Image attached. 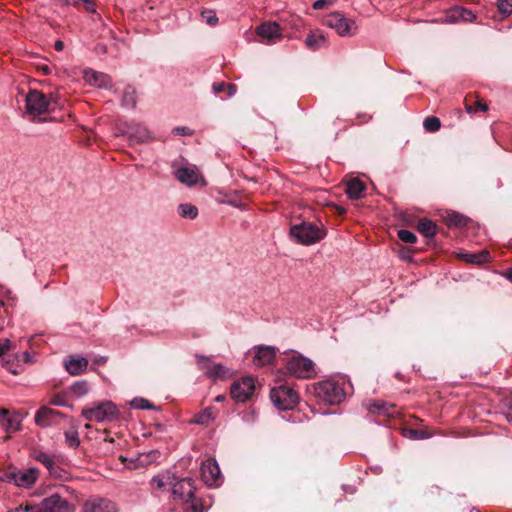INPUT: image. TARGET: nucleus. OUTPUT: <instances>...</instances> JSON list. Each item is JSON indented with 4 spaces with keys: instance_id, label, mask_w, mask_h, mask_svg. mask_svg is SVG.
I'll return each instance as SVG.
<instances>
[{
    "instance_id": "obj_19",
    "label": "nucleus",
    "mask_w": 512,
    "mask_h": 512,
    "mask_svg": "<svg viewBox=\"0 0 512 512\" xmlns=\"http://www.w3.org/2000/svg\"><path fill=\"white\" fill-rule=\"evenodd\" d=\"M201 475L206 484L210 486L217 484L221 472L215 459H207L202 463Z\"/></svg>"
},
{
    "instance_id": "obj_39",
    "label": "nucleus",
    "mask_w": 512,
    "mask_h": 512,
    "mask_svg": "<svg viewBox=\"0 0 512 512\" xmlns=\"http://www.w3.org/2000/svg\"><path fill=\"white\" fill-rule=\"evenodd\" d=\"M423 126L428 132H436L440 129L441 122L438 117L430 116L424 120Z\"/></svg>"
},
{
    "instance_id": "obj_21",
    "label": "nucleus",
    "mask_w": 512,
    "mask_h": 512,
    "mask_svg": "<svg viewBox=\"0 0 512 512\" xmlns=\"http://www.w3.org/2000/svg\"><path fill=\"white\" fill-rule=\"evenodd\" d=\"M88 359L82 356H69L64 361V366L70 375H80L86 371L88 367Z\"/></svg>"
},
{
    "instance_id": "obj_11",
    "label": "nucleus",
    "mask_w": 512,
    "mask_h": 512,
    "mask_svg": "<svg viewBox=\"0 0 512 512\" xmlns=\"http://www.w3.org/2000/svg\"><path fill=\"white\" fill-rule=\"evenodd\" d=\"M475 20L476 14L471 10L462 6H454L446 10L443 17L435 20V22L440 24H457L460 22L472 23Z\"/></svg>"
},
{
    "instance_id": "obj_23",
    "label": "nucleus",
    "mask_w": 512,
    "mask_h": 512,
    "mask_svg": "<svg viewBox=\"0 0 512 512\" xmlns=\"http://www.w3.org/2000/svg\"><path fill=\"white\" fill-rule=\"evenodd\" d=\"M365 184L359 178H352L346 183L345 193L352 200L361 199L365 193Z\"/></svg>"
},
{
    "instance_id": "obj_16",
    "label": "nucleus",
    "mask_w": 512,
    "mask_h": 512,
    "mask_svg": "<svg viewBox=\"0 0 512 512\" xmlns=\"http://www.w3.org/2000/svg\"><path fill=\"white\" fill-rule=\"evenodd\" d=\"M256 34L268 44L282 38V28L276 22H264L256 28Z\"/></svg>"
},
{
    "instance_id": "obj_35",
    "label": "nucleus",
    "mask_w": 512,
    "mask_h": 512,
    "mask_svg": "<svg viewBox=\"0 0 512 512\" xmlns=\"http://www.w3.org/2000/svg\"><path fill=\"white\" fill-rule=\"evenodd\" d=\"M213 90L216 94L222 93L224 91L227 92L228 97H233L237 91V88L234 84L219 82L213 84Z\"/></svg>"
},
{
    "instance_id": "obj_54",
    "label": "nucleus",
    "mask_w": 512,
    "mask_h": 512,
    "mask_svg": "<svg viewBox=\"0 0 512 512\" xmlns=\"http://www.w3.org/2000/svg\"><path fill=\"white\" fill-rule=\"evenodd\" d=\"M334 208L339 215H343L346 213V209L342 206L334 205Z\"/></svg>"
},
{
    "instance_id": "obj_36",
    "label": "nucleus",
    "mask_w": 512,
    "mask_h": 512,
    "mask_svg": "<svg viewBox=\"0 0 512 512\" xmlns=\"http://www.w3.org/2000/svg\"><path fill=\"white\" fill-rule=\"evenodd\" d=\"M89 383L85 380L77 381L70 386V391L77 397H82L89 392Z\"/></svg>"
},
{
    "instance_id": "obj_37",
    "label": "nucleus",
    "mask_w": 512,
    "mask_h": 512,
    "mask_svg": "<svg viewBox=\"0 0 512 512\" xmlns=\"http://www.w3.org/2000/svg\"><path fill=\"white\" fill-rule=\"evenodd\" d=\"M465 109L469 114L476 113L477 111L486 112L488 110V105L480 99L476 100L473 104H470L468 99H466Z\"/></svg>"
},
{
    "instance_id": "obj_13",
    "label": "nucleus",
    "mask_w": 512,
    "mask_h": 512,
    "mask_svg": "<svg viewBox=\"0 0 512 512\" xmlns=\"http://www.w3.org/2000/svg\"><path fill=\"white\" fill-rule=\"evenodd\" d=\"M255 391V381L252 377H243L235 381L230 388L231 397L237 401L246 402Z\"/></svg>"
},
{
    "instance_id": "obj_5",
    "label": "nucleus",
    "mask_w": 512,
    "mask_h": 512,
    "mask_svg": "<svg viewBox=\"0 0 512 512\" xmlns=\"http://www.w3.org/2000/svg\"><path fill=\"white\" fill-rule=\"evenodd\" d=\"M270 399L279 410H292L299 403V394L292 387L279 385L270 391Z\"/></svg>"
},
{
    "instance_id": "obj_45",
    "label": "nucleus",
    "mask_w": 512,
    "mask_h": 512,
    "mask_svg": "<svg viewBox=\"0 0 512 512\" xmlns=\"http://www.w3.org/2000/svg\"><path fill=\"white\" fill-rule=\"evenodd\" d=\"M397 235H398V238L405 243L412 244V243H415L417 240L416 235L413 232H411L410 230L401 229L398 231Z\"/></svg>"
},
{
    "instance_id": "obj_26",
    "label": "nucleus",
    "mask_w": 512,
    "mask_h": 512,
    "mask_svg": "<svg viewBox=\"0 0 512 512\" xmlns=\"http://www.w3.org/2000/svg\"><path fill=\"white\" fill-rule=\"evenodd\" d=\"M160 456H161V453L158 450H151L147 453H141L135 459L134 468L146 467L151 464L157 463Z\"/></svg>"
},
{
    "instance_id": "obj_38",
    "label": "nucleus",
    "mask_w": 512,
    "mask_h": 512,
    "mask_svg": "<svg viewBox=\"0 0 512 512\" xmlns=\"http://www.w3.org/2000/svg\"><path fill=\"white\" fill-rule=\"evenodd\" d=\"M178 210L184 218L194 219L198 215L197 207L191 204H180Z\"/></svg>"
},
{
    "instance_id": "obj_6",
    "label": "nucleus",
    "mask_w": 512,
    "mask_h": 512,
    "mask_svg": "<svg viewBox=\"0 0 512 512\" xmlns=\"http://www.w3.org/2000/svg\"><path fill=\"white\" fill-rule=\"evenodd\" d=\"M39 477V470L35 467L27 469L8 468L2 476V480L12 483L17 487L31 488Z\"/></svg>"
},
{
    "instance_id": "obj_46",
    "label": "nucleus",
    "mask_w": 512,
    "mask_h": 512,
    "mask_svg": "<svg viewBox=\"0 0 512 512\" xmlns=\"http://www.w3.org/2000/svg\"><path fill=\"white\" fill-rule=\"evenodd\" d=\"M497 8L501 14L510 15L512 13V0H498Z\"/></svg>"
},
{
    "instance_id": "obj_8",
    "label": "nucleus",
    "mask_w": 512,
    "mask_h": 512,
    "mask_svg": "<svg viewBox=\"0 0 512 512\" xmlns=\"http://www.w3.org/2000/svg\"><path fill=\"white\" fill-rule=\"evenodd\" d=\"M26 113L36 117L48 111L50 100L47 96L38 90H30L25 97Z\"/></svg>"
},
{
    "instance_id": "obj_42",
    "label": "nucleus",
    "mask_w": 512,
    "mask_h": 512,
    "mask_svg": "<svg viewBox=\"0 0 512 512\" xmlns=\"http://www.w3.org/2000/svg\"><path fill=\"white\" fill-rule=\"evenodd\" d=\"M130 404L135 409H155V406L152 403H150L147 399L142 397L134 398Z\"/></svg>"
},
{
    "instance_id": "obj_22",
    "label": "nucleus",
    "mask_w": 512,
    "mask_h": 512,
    "mask_svg": "<svg viewBox=\"0 0 512 512\" xmlns=\"http://www.w3.org/2000/svg\"><path fill=\"white\" fill-rule=\"evenodd\" d=\"M175 177L187 186L197 184L200 174L196 167H180L175 171Z\"/></svg>"
},
{
    "instance_id": "obj_4",
    "label": "nucleus",
    "mask_w": 512,
    "mask_h": 512,
    "mask_svg": "<svg viewBox=\"0 0 512 512\" xmlns=\"http://www.w3.org/2000/svg\"><path fill=\"white\" fill-rule=\"evenodd\" d=\"M314 391L319 399L330 405L339 404L345 399L343 387L338 382L331 379L316 383L314 385Z\"/></svg>"
},
{
    "instance_id": "obj_27",
    "label": "nucleus",
    "mask_w": 512,
    "mask_h": 512,
    "mask_svg": "<svg viewBox=\"0 0 512 512\" xmlns=\"http://www.w3.org/2000/svg\"><path fill=\"white\" fill-rule=\"evenodd\" d=\"M306 46L311 50H317L326 45V38L320 31H312L305 39Z\"/></svg>"
},
{
    "instance_id": "obj_44",
    "label": "nucleus",
    "mask_w": 512,
    "mask_h": 512,
    "mask_svg": "<svg viewBox=\"0 0 512 512\" xmlns=\"http://www.w3.org/2000/svg\"><path fill=\"white\" fill-rule=\"evenodd\" d=\"M404 435L410 439L418 440V439H427L432 436L431 433L426 431H419L415 429H408L404 432Z\"/></svg>"
},
{
    "instance_id": "obj_52",
    "label": "nucleus",
    "mask_w": 512,
    "mask_h": 512,
    "mask_svg": "<svg viewBox=\"0 0 512 512\" xmlns=\"http://www.w3.org/2000/svg\"><path fill=\"white\" fill-rule=\"evenodd\" d=\"M106 361H107V357L99 356V357H96L93 360V364H95V365H103L104 363H106Z\"/></svg>"
},
{
    "instance_id": "obj_18",
    "label": "nucleus",
    "mask_w": 512,
    "mask_h": 512,
    "mask_svg": "<svg viewBox=\"0 0 512 512\" xmlns=\"http://www.w3.org/2000/svg\"><path fill=\"white\" fill-rule=\"evenodd\" d=\"M85 82L98 88L109 89L112 87V80L109 75L97 72L92 69H86L83 73Z\"/></svg>"
},
{
    "instance_id": "obj_17",
    "label": "nucleus",
    "mask_w": 512,
    "mask_h": 512,
    "mask_svg": "<svg viewBox=\"0 0 512 512\" xmlns=\"http://www.w3.org/2000/svg\"><path fill=\"white\" fill-rule=\"evenodd\" d=\"M195 493L194 482L191 478H182L173 483L172 495L175 500L182 503Z\"/></svg>"
},
{
    "instance_id": "obj_51",
    "label": "nucleus",
    "mask_w": 512,
    "mask_h": 512,
    "mask_svg": "<svg viewBox=\"0 0 512 512\" xmlns=\"http://www.w3.org/2000/svg\"><path fill=\"white\" fill-rule=\"evenodd\" d=\"M174 131H175L177 134H179V135H189V134H191L190 129H189V128H187V127H177V128H175V130H174Z\"/></svg>"
},
{
    "instance_id": "obj_29",
    "label": "nucleus",
    "mask_w": 512,
    "mask_h": 512,
    "mask_svg": "<svg viewBox=\"0 0 512 512\" xmlns=\"http://www.w3.org/2000/svg\"><path fill=\"white\" fill-rule=\"evenodd\" d=\"M0 416L3 418V425L8 432H15L20 429L21 422L16 416H11L6 409L0 410Z\"/></svg>"
},
{
    "instance_id": "obj_1",
    "label": "nucleus",
    "mask_w": 512,
    "mask_h": 512,
    "mask_svg": "<svg viewBox=\"0 0 512 512\" xmlns=\"http://www.w3.org/2000/svg\"><path fill=\"white\" fill-rule=\"evenodd\" d=\"M81 416L87 421L113 422L120 418V411L112 401H100L84 407Z\"/></svg>"
},
{
    "instance_id": "obj_43",
    "label": "nucleus",
    "mask_w": 512,
    "mask_h": 512,
    "mask_svg": "<svg viewBox=\"0 0 512 512\" xmlns=\"http://www.w3.org/2000/svg\"><path fill=\"white\" fill-rule=\"evenodd\" d=\"M201 16L209 26H216L219 22V19L214 10L206 9L201 12Z\"/></svg>"
},
{
    "instance_id": "obj_56",
    "label": "nucleus",
    "mask_w": 512,
    "mask_h": 512,
    "mask_svg": "<svg viewBox=\"0 0 512 512\" xmlns=\"http://www.w3.org/2000/svg\"><path fill=\"white\" fill-rule=\"evenodd\" d=\"M505 277L512 283V268L505 272Z\"/></svg>"
},
{
    "instance_id": "obj_14",
    "label": "nucleus",
    "mask_w": 512,
    "mask_h": 512,
    "mask_svg": "<svg viewBox=\"0 0 512 512\" xmlns=\"http://www.w3.org/2000/svg\"><path fill=\"white\" fill-rule=\"evenodd\" d=\"M117 505L109 499L93 497L82 504L81 512H117Z\"/></svg>"
},
{
    "instance_id": "obj_33",
    "label": "nucleus",
    "mask_w": 512,
    "mask_h": 512,
    "mask_svg": "<svg viewBox=\"0 0 512 512\" xmlns=\"http://www.w3.org/2000/svg\"><path fill=\"white\" fill-rule=\"evenodd\" d=\"M122 105L134 108L136 105V90L132 86H127L122 97Z\"/></svg>"
},
{
    "instance_id": "obj_60",
    "label": "nucleus",
    "mask_w": 512,
    "mask_h": 512,
    "mask_svg": "<svg viewBox=\"0 0 512 512\" xmlns=\"http://www.w3.org/2000/svg\"><path fill=\"white\" fill-rule=\"evenodd\" d=\"M156 427H157V429H158V430H160V431H161V430H162V428H163V426H162L161 424H157V425H156Z\"/></svg>"
},
{
    "instance_id": "obj_47",
    "label": "nucleus",
    "mask_w": 512,
    "mask_h": 512,
    "mask_svg": "<svg viewBox=\"0 0 512 512\" xmlns=\"http://www.w3.org/2000/svg\"><path fill=\"white\" fill-rule=\"evenodd\" d=\"M74 6L82 5L83 8L89 13L96 12V4L93 0H73Z\"/></svg>"
},
{
    "instance_id": "obj_48",
    "label": "nucleus",
    "mask_w": 512,
    "mask_h": 512,
    "mask_svg": "<svg viewBox=\"0 0 512 512\" xmlns=\"http://www.w3.org/2000/svg\"><path fill=\"white\" fill-rule=\"evenodd\" d=\"M8 512H37L35 506H18L12 510H9Z\"/></svg>"
},
{
    "instance_id": "obj_7",
    "label": "nucleus",
    "mask_w": 512,
    "mask_h": 512,
    "mask_svg": "<svg viewBox=\"0 0 512 512\" xmlns=\"http://www.w3.org/2000/svg\"><path fill=\"white\" fill-rule=\"evenodd\" d=\"M325 24L331 29H334L341 37L352 36L358 30L357 24L354 20L346 18L339 12H333L328 15Z\"/></svg>"
},
{
    "instance_id": "obj_32",
    "label": "nucleus",
    "mask_w": 512,
    "mask_h": 512,
    "mask_svg": "<svg viewBox=\"0 0 512 512\" xmlns=\"http://www.w3.org/2000/svg\"><path fill=\"white\" fill-rule=\"evenodd\" d=\"M215 418L216 410L213 407H208L196 417L195 422L201 425H208Z\"/></svg>"
},
{
    "instance_id": "obj_20",
    "label": "nucleus",
    "mask_w": 512,
    "mask_h": 512,
    "mask_svg": "<svg viewBox=\"0 0 512 512\" xmlns=\"http://www.w3.org/2000/svg\"><path fill=\"white\" fill-rule=\"evenodd\" d=\"M276 356V349L272 346H257L255 347V355L253 363L256 366H265L273 362Z\"/></svg>"
},
{
    "instance_id": "obj_53",
    "label": "nucleus",
    "mask_w": 512,
    "mask_h": 512,
    "mask_svg": "<svg viewBox=\"0 0 512 512\" xmlns=\"http://www.w3.org/2000/svg\"><path fill=\"white\" fill-rule=\"evenodd\" d=\"M54 48L57 51H62L64 49V43L62 41L58 40V41L55 42Z\"/></svg>"
},
{
    "instance_id": "obj_49",
    "label": "nucleus",
    "mask_w": 512,
    "mask_h": 512,
    "mask_svg": "<svg viewBox=\"0 0 512 512\" xmlns=\"http://www.w3.org/2000/svg\"><path fill=\"white\" fill-rule=\"evenodd\" d=\"M10 340L4 339L3 341H0V357L10 349Z\"/></svg>"
},
{
    "instance_id": "obj_3",
    "label": "nucleus",
    "mask_w": 512,
    "mask_h": 512,
    "mask_svg": "<svg viewBox=\"0 0 512 512\" xmlns=\"http://www.w3.org/2000/svg\"><path fill=\"white\" fill-rule=\"evenodd\" d=\"M326 235L323 228L311 222H302L290 228L292 239L302 245H313L321 241Z\"/></svg>"
},
{
    "instance_id": "obj_59",
    "label": "nucleus",
    "mask_w": 512,
    "mask_h": 512,
    "mask_svg": "<svg viewBox=\"0 0 512 512\" xmlns=\"http://www.w3.org/2000/svg\"><path fill=\"white\" fill-rule=\"evenodd\" d=\"M224 399H225V396H223V395H218V396L215 398V401H216V402H221V401H223Z\"/></svg>"
},
{
    "instance_id": "obj_34",
    "label": "nucleus",
    "mask_w": 512,
    "mask_h": 512,
    "mask_svg": "<svg viewBox=\"0 0 512 512\" xmlns=\"http://www.w3.org/2000/svg\"><path fill=\"white\" fill-rule=\"evenodd\" d=\"M466 221V217L456 212L449 213L445 218V222L449 227L465 226Z\"/></svg>"
},
{
    "instance_id": "obj_12",
    "label": "nucleus",
    "mask_w": 512,
    "mask_h": 512,
    "mask_svg": "<svg viewBox=\"0 0 512 512\" xmlns=\"http://www.w3.org/2000/svg\"><path fill=\"white\" fill-rule=\"evenodd\" d=\"M197 365L204 375L210 379H224L228 377V369L220 363L212 361L209 357L196 354Z\"/></svg>"
},
{
    "instance_id": "obj_31",
    "label": "nucleus",
    "mask_w": 512,
    "mask_h": 512,
    "mask_svg": "<svg viewBox=\"0 0 512 512\" xmlns=\"http://www.w3.org/2000/svg\"><path fill=\"white\" fill-rule=\"evenodd\" d=\"M185 512H204L205 507L202 503V500L195 496V493L192 497L188 498L183 502Z\"/></svg>"
},
{
    "instance_id": "obj_41",
    "label": "nucleus",
    "mask_w": 512,
    "mask_h": 512,
    "mask_svg": "<svg viewBox=\"0 0 512 512\" xmlns=\"http://www.w3.org/2000/svg\"><path fill=\"white\" fill-rule=\"evenodd\" d=\"M65 440L69 447L77 448L80 445V439L76 430H70L65 432Z\"/></svg>"
},
{
    "instance_id": "obj_9",
    "label": "nucleus",
    "mask_w": 512,
    "mask_h": 512,
    "mask_svg": "<svg viewBox=\"0 0 512 512\" xmlns=\"http://www.w3.org/2000/svg\"><path fill=\"white\" fill-rule=\"evenodd\" d=\"M33 458L46 467L50 476L63 481L70 479V473L58 464L54 455L35 451Z\"/></svg>"
},
{
    "instance_id": "obj_10",
    "label": "nucleus",
    "mask_w": 512,
    "mask_h": 512,
    "mask_svg": "<svg viewBox=\"0 0 512 512\" xmlns=\"http://www.w3.org/2000/svg\"><path fill=\"white\" fill-rule=\"evenodd\" d=\"M35 508L37 512H74L75 510L72 503L57 493L44 498Z\"/></svg>"
},
{
    "instance_id": "obj_55",
    "label": "nucleus",
    "mask_w": 512,
    "mask_h": 512,
    "mask_svg": "<svg viewBox=\"0 0 512 512\" xmlns=\"http://www.w3.org/2000/svg\"><path fill=\"white\" fill-rule=\"evenodd\" d=\"M401 258H402V259H407V260H409V261H410V260H412V257L410 256V254H409V252H408V251H407V252H402V253H401Z\"/></svg>"
},
{
    "instance_id": "obj_24",
    "label": "nucleus",
    "mask_w": 512,
    "mask_h": 512,
    "mask_svg": "<svg viewBox=\"0 0 512 512\" xmlns=\"http://www.w3.org/2000/svg\"><path fill=\"white\" fill-rule=\"evenodd\" d=\"M172 476L169 471H161L150 480V489L152 492L164 491L167 485L172 484Z\"/></svg>"
},
{
    "instance_id": "obj_25",
    "label": "nucleus",
    "mask_w": 512,
    "mask_h": 512,
    "mask_svg": "<svg viewBox=\"0 0 512 512\" xmlns=\"http://www.w3.org/2000/svg\"><path fill=\"white\" fill-rule=\"evenodd\" d=\"M366 405L369 412L376 413L379 415L383 414L391 416L396 412L394 404L385 402L383 400H375L372 402H368Z\"/></svg>"
},
{
    "instance_id": "obj_15",
    "label": "nucleus",
    "mask_w": 512,
    "mask_h": 512,
    "mask_svg": "<svg viewBox=\"0 0 512 512\" xmlns=\"http://www.w3.org/2000/svg\"><path fill=\"white\" fill-rule=\"evenodd\" d=\"M63 417V413L43 405L36 411L34 421L37 426L45 428L57 424L59 422L58 419Z\"/></svg>"
},
{
    "instance_id": "obj_57",
    "label": "nucleus",
    "mask_w": 512,
    "mask_h": 512,
    "mask_svg": "<svg viewBox=\"0 0 512 512\" xmlns=\"http://www.w3.org/2000/svg\"><path fill=\"white\" fill-rule=\"evenodd\" d=\"M56 1L59 2L60 4L64 5V6H69L70 5L69 0H56Z\"/></svg>"
},
{
    "instance_id": "obj_40",
    "label": "nucleus",
    "mask_w": 512,
    "mask_h": 512,
    "mask_svg": "<svg viewBox=\"0 0 512 512\" xmlns=\"http://www.w3.org/2000/svg\"><path fill=\"white\" fill-rule=\"evenodd\" d=\"M68 397L65 393H57L48 400V404L59 407L68 406Z\"/></svg>"
},
{
    "instance_id": "obj_28",
    "label": "nucleus",
    "mask_w": 512,
    "mask_h": 512,
    "mask_svg": "<svg viewBox=\"0 0 512 512\" xmlns=\"http://www.w3.org/2000/svg\"><path fill=\"white\" fill-rule=\"evenodd\" d=\"M417 230L425 237L432 238L437 233V225L428 218H421L417 224Z\"/></svg>"
},
{
    "instance_id": "obj_50",
    "label": "nucleus",
    "mask_w": 512,
    "mask_h": 512,
    "mask_svg": "<svg viewBox=\"0 0 512 512\" xmlns=\"http://www.w3.org/2000/svg\"><path fill=\"white\" fill-rule=\"evenodd\" d=\"M332 3V0H317L313 3L312 7L315 9V10H320V9H323L327 3Z\"/></svg>"
},
{
    "instance_id": "obj_30",
    "label": "nucleus",
    "mask_w": 512,
    "mask_h": 512,
    "mask_svg": "<svg viewBox=\"0 0 512 512\" xmlns=\"http://www.w3.org/2000/svg\"><path fill=\"white\" fill-rule=\"evenodd\" d=\"M460 257L464 259L467 263L482 264L489 261L490 254L488 251L484 250L479 253L461 254Z\"/></svg>"
},
{
    "instance_id": "obj_58",
    "label": "nucleus",
    "mask_w": 512,
    "mask_h": 512,
    "mask_svg": "<svg viewBox=\"0 0 512 512\" xmlns=\"http://www.w3.org/2000/svg\"><path fill=\"white\" fill-rule=\"evenodd\" d=\"M23 358H24V361H26V362L29 361L30 355L27 351L23 352Z\"/></svg>"
},
{
    "instance_id": "obj_2",
    "label": "nucleus",
    "mask_w": 512,
    "mask_h": 512,
    "mask_svg": "<svg viewBox=\"0 0 512 512\" xmlns=\"http://www.w3.org/2000/svg\"><path fill=\"white\" fill-rule=\"evenodd\" d=\"M284 368L288 375L298 379H312L316 375L313 361L301 354L286 357Z\"/></svg>"
}]
</instances>
